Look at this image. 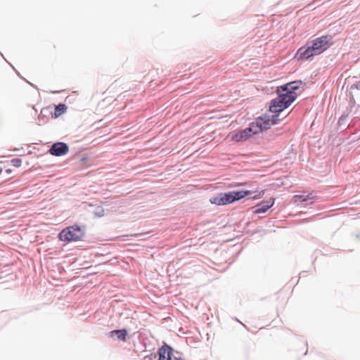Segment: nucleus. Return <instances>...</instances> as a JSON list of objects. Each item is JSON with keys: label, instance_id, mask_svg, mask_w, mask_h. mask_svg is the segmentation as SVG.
I'll return each mask as SVG.
<instances>
[{"label": "nucleus", "instance_id": "1", "mask_svg": "<svg viewBox=\"0 0 360 360\" xmlns=\"http://www.w3.org/2000/svg\"><path fill=\"white\" fill-rule=\"evenodd\" d=\"M277 115H269L264 114L257 117L255 122H252L245 129H241L233 135L232 139L236 142H243L248 140L252 135L257 134L276 124Z\"/></svg>", "mask_w": 360, "mask_h": 360}, {"label": "nucleus", "instance_id": "2", "mask_svg": "<svg viewBox=\"0 0 360 360\" xmlns=\"http://www.w3.org/2000/svg\"><path fill=\"white\" fill-rule=\"evenodd\" d=\"M252 193L251 191L248 190L231 191L226 193H220L210 198V202L217 205H226L248 196L252 194Z\"/></svg>", "mask_w": 360, "mask_h": 360}, {"label": "nucleus", "instance_id": "3", "mask_svg": "<svg viewBox=\"0 0 360 360\" xmlns=\"http://www.w3.org/2000/svg\"><path fill=\"white\" fill-rule=\"evenodd\" d=\"M86 235V227L74 224L63 229L58 236L59 240L66 243L83 241Z\"/></svg>", "mask_w": 360, "mask_h": 360}, {"label": "nucleus", "instance_id": "4", "mask_svg": "<svg viewBox=\"0 0 360 360\" xmlns=\"http://www.w3.org/2000/svg\"><path fill=\"white\" fill-rule=\"evenodd\" d=\"M333 37L330 34L322 35L311 41H309L318 55L322 53L333 44Z\"/></svg>", "mask_w": 360, "mask_h": 360}, {"label": "nucleus", "instance_id": "5", "mask_svg": "<svg viewBox=\"0 0 360 360\" xmlns=\"http://www.w3.org/2000/svg\"><path fill=\"white\" fill-rule=\"evenodd\" d=\"M292 98L288 101L281 100L278 98L272 99L269 104V112L274 113L273 115L279 116V113L288 108L292 104ZM278 118L277 119V120Z\"/></svg>", "mask_w": 360, "mask_h": 360}, {"label": "nucleus", "instance_id": "6", "mask_svg": "<svg viewBox=\"0 0 360 360\" xmlns=\"http://www.w3.org/2000/svg\"><path fill=\"white\" fill-rule=\"evenodd\" d=\"M312 49L311 44L308 41L304 46L298 49L295 55L296 58L298 60L311 59L314 56L318 55L315 50Z\"/></svg>", "mask_w": 360, "mask_h": 360}, {"label": "nucleus", "instance_id": "7", "mask_svg": "<svg viewBox=\"0 0 360 360\" xmlns=\"http://www.w3.org/2000/svg\"><path fill=\"white\" fill-rule=\"evenodd\" d=\"M69 151V147L64 142H56L53 143L49 150V153L56 157L63 156Z\"/></svg>", "mask_w": 360, "mask_h": 360}, {"label": "nucleus", "instance_id": "8", "mask_svg": "<svg viewBox=\"0 0 360 360\" xmlns=\"http://www.w3.org/2000/svg\"><path fill=\"white\" fill-rule=\"evenodd\" d=\"M174 349L172 346L164 343L163 345L158 349V360H172Z\"/></svg>", "mask_w": 360, "mask_h": 360}, {"label": "nucleus", "instance_id": "9", "mask_svg": "<svg viewBox=\"0 0 360 360\" xmlns=\"http://www.w3.org/2000/svg\"><path fill=\"white\" fill-rule=\"evenodd\" d=\"M276 92L277 95L276 98L281 100L288 101L289 98H292V103L297 98V96L289 94V91H287V89H285V87L283 86V85L278 86Z\"/></svg>", "mask_w": 360, "mask_h": 360}, {"label": "nucleus", "instance_id": "10", "mask_svg": "<svg viewBox=\"0 0 360 360\" xmlns=\"http://www.w3.org/2000/svg\"><path fill=\"white\" fill-rule=\"evenodd\" d=\"M275 199L270 198L268 201H262L257 205V208L254 211L255 214L265 213L274 204Z\"/></svg>", "mask_w": 360, "mask_h": 360}, {"label": "nucleus", "instance_id": "11", "mask_svg": "<svg viewBox=\"0 0 360 360\" xmlns=\"http://www.w3.org/2000/svg\"><path fill=\"white\" fill-rule=\"evenodd\" d=\"M302 84V82L301 80H295L283 84V86L285 87L288 91H289V94L297 96L295 91L300 88Z\"/></svg>", "mask_w": 360, "mask_h": 360}, {"label": "nucleus", "instance_id": "12", "mask_svg": "<svg viewBox=\"0 0 360 360\" xmlns=\"http://www.w3.org/2000/svg\"><path fill=\"white\" fill-rule=\"evenodd\" d=\"M127 334L128 332L125 328L116 329L109 332L110 337L114 338L116 336L118 340L122 341H126Z\"/></svg>", "mask_w": 360, "mask_h": 360}, {"label": "nucleus", "instance_id": "13", "mask_svg": "<svg viewBox=\"0 0 360 360\" xmlns=\"http://www.w3.org/2000/svg\"><path fill=\"white\" fill-rule=\"evenodd\" d=\"M314 195L312 193H309L307 195L305 194H300V195H295L293 198L294 201L295 202H307L309 200H311L314 198ZM312 203V201H311L309 203H306V205H310Z\"/></svg>", "mask_w": 360, "mask_h": 360}, {"label": "nucleus", "instance_id": "14", "mask_svg": "<svg viewBox=\"0 0 360 360\" xmlns=\"http://www.w3.org/2000/svg\"><path fill=\"white\" fill-rule=\"evenodd\" d=\"M349 117V113H343L338 121V128L340 130L344 131L347 127V120Z\"/></svg>", "mask_w": 360, "mask_h": 360}, {"label": "nucleus", "instance_id": "15", "mask_svg": "<svg viewBox=\"0 0 360 360\" xmlns=\"http://www.w3.org/2000/svg\"><path fill=\"white\" fill-rule=\"evenodd\" d=\"M66 110H67V106L64 103H59L58 105H56L55 112H54L55 117H59L63 113H64Z\"/></svg>", "mask_w": 360, "mask_h": 360}, {"label": "nucleus", "instance_id": "16", "mask_svg": "<svg viewBox=\"0 0 360 360\" xmlns=\"http://www.w3.org/2000/svg\"><path fill=\"white\" fill-rule=\"evenodd\" d=\"M48 112V110L47 109H42L41 111V113L40 115H39V117H38V124L39 125H41L42 124H44L45 122H46V120L47 119L45 113Z\"/></svg>", "mask_w": 360, "mask_h": 360}, {"label": "nucleus", "instance_id": "17", "mask_svg": "<svg viewBox=\"0 0 360 360\" xmlns=\"http://www.w3.org/2000/svg\"><path fill=\"white\" fill-rule=\"evenodd\" d=\"M94 214L98 217H103L105 215V210L102 207H97L94 211Z\"/></svg>", "mask_w": 360, "mask_h": 360}, {"label": "nucleus", "instance_id": "18", "mask_svg": "<svg viewBox=\"0 0 360 360\" xmlns=\"http://www.w3.org/2000/svg\"><path fill=\"white\" fill-rule=\"evenodd\" d=\"M11 163L13 166L18 167L21 165L22 160L20 158H16L11 160Z\"/></svg>", "mask_w": 360, "mask_h": 360}, {"label": "nucleus", "instance_id": "19", "mask_svg": "<svg viewBox=\"0 0 360 360\" xmlns=\"http://www.w3.org/2000/svg\"><path fill=\"white\" fill-rule=\"evenodd\" d=\"M155 357V355H147L144 357V360H153Z\"/></svg>", "mask_w": 360, "mask_h": 360}, {"label": "nucleus", "instance_id": "20", "mask_svg": "<svg viewBox=\"0 0 360 360\" xmlns=\"http://www.w3.org/2000/svg\"><path fill=\"white\" fill-rule=\"evenodd\" d=\"M264 194V191H261L258 195H255L252 197L253 199L260 198Z\"/></svg>", "mask_w": 360, "mask_h": 360}, {"label": "nucleus", "instance_id": "21", "mask_svg": "<svg viewBox=\"0 0 360 360\" xmlns=\"http://www.w3.org/2000/svg\"><path fill=\"white\" fill-rule=\"evenodd\" d=\"M355 87H356V89L360 90V82H357L355 84Z\"/></svg>", "mask_w": 360, "mask_h": 360}, {"label": "nucleus", "instance_id": "22", "mask_svg": "<svg viewBox=\"0 0 360 360\" xmlns=\"http://www.w3.org/2000/svg\"><path fill=\"white\" fill-rule=\"evenodd\" d=\"M174 360H184V359L181 357H174Z\"/></svg>", "mask_w": 360, "mask_h": 360}, {"label": "nucleus", "instance_id": "23", "mask_svg": "<svg viewBox=\"0 0 360 360\" xmlns=\"http://www.w3.org/2000/svg\"><path fill=\"white\" fill-rule=\"evenodd\" d=\"M6 173L9 174V173H11V169H6Z\"/></svg>", "mask_w": 360, "mask_h": 360}, {"label": "nucleus", "instance_id": "24", "mask_svg": "<svg viewBox=\"0 0 360 360\" xmlns=\"http://www.w3.org/2000/svg\"><path fill=\"white\" fill-rule=\"evenodd\" d=\"M17 74L20 77L22 78V76L20 75V72H17Z\"/></svg>", "mask_w": 360, "mask_h": 360}, {"label": "nucleus", "instance_id": "25", "mask_svg": "<svg viewBox=\"0 0 360 360\" xmlns=\"http://www.w3.org/2000/svg\"><path fill=\"white\" fill-rule=\"evenodd\" d=\"M2 171H3L2 168L0 167V174L2 173Z\"/></svg>", "mask_w": 360, "mask_h": 360}]
</instances>
